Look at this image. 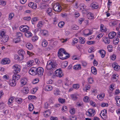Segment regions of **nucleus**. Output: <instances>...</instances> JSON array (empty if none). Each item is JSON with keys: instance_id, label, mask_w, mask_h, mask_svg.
I'll return each mask as SVG.
<instances>
[{"instance_id": "f704fd0d", "label": "nucleus", "mask_w": 120, "mask_h": 120, "mask_svg": "<svg viewBox=\"0 0 120 120\" xmlns=\"http://www.w3.org/2000/svg\"><path fill=\"white\" fill-rule=\"evenodd\" d=\"M25 35L26 37H29L32 36V34L29 31H26L25 33Z\"/></svg>"}, {"instance_id": "7c9ffc66", "label": "nucleus", "mask_w": 120, "mask_h": 120, "mask_svg": "<svg viewBox=\"0 0 120 120\" xmlns=\"http://www.w3.org/2000/svg\"><path fill=\"white\" fill-rule=\"evenodd\" d=\"M26 46L29 50H30L32 49L33 48L32 45L29 43H27L26 44Z\"/></svg>"}, {"instance_id": "cd10ccee", "label": "nucleus", "mask_w": 120, "mask_h": 120, "mask_svg": "<svg viewBox=\"0 0 120 120\" xmlns=\"http://www.w3.org/2000/svg\"><path fill=\"white\" fill-rule=\"evenodd\" d=\"M52 9L51 8H48L47 10V12L48 15L50 16H51L52 15L53 13L52 12Z\"/></svg>"}, {"instance_id": "20e7f679", "label": "nucleus", "mask_w": 120, "mask_h": 120, "mask_svg": "<svg viewBox=\"0 0 120 120\" xmlns=\"http://www.w3.org/2000/svg\"><path fill=\"white\" fill-rule=\"evenodd\" d=\"M13 68L14 70L13 72L14 74H18L19 72L20 71V66L17 64H15L13 66Z\"/></svg>"}, {"instance_id": "ea45409f", "label": "nucleus", "mask_w": 120, "mask_h": 120, "mask_svg": "<svg viewBox=\"0 0 120 120\" xmlns=\"http://www.w3.org/2000/svg\"><path fill=\"white\" fill-rule=\"evenodd\" d=\"M5 34V32L4 31H0V38H1L4 37V36H6Z\"/></svg>"}, {"instance_id": "5701e85b", "label": "nucleus", "mask_w": 120, "mask_h": 120, "mask_svg": "<svg viewBox=\"0 0 120 120\" xmlns=\"http://www.w3.org/2000/svg\"><path fill=\"white\" fill-rule=\"evenodd\" d=\"M104 96V94H101L98 95L97 98L99 100H103Z\"/></svg>"}, {"instance_id": "6ab92c4d", "label": "nucleus", "mask_w": 120, "mask_h": 120, "mask_svg": "<svg viewBox=\"0 0 120 120\" xmlns=\"http://www.w3.org/2000/svg\"><path fill=\"white\" fill-rule=\"evenodd\" d=\"M20 75L18 74H15L13 76V79L15 80H17L19 79L20 78Z\"/></svg>"}, {"instance_id": "58836bf2", "label": "nucleus", "mask_w": 120, "mask_h": 120, "mask_svg": "<svg viewBox=\"0 0 120 120\" xmlns=\"http://www.w3.org/2000/svg\"><path fill=\"white\" fill-rule=\"evenodd\" d=\"M15 101L17 102L19 104H20L22 102V99L20 98H16L15 99Z\"/></svg>"}, {"instance_id": "473e14b6", "label": "nucleus", "mask_w": 120, "mask_h": 120, "mask_svg": "<svg viewBox=\"0 0 120 120\" xmlns=\"http://www.w3.org/2000/svg\"><path fill=\"white\" fill-rule=\"evenodd\" d=\"M109 38H105V39L104 40V41L105 43L106 44H108L109 43H110V40L109 39Z\"/></svg>"}, {"instance_id": "c85d7f7f", "label": "nucleus", "mask_w": 120, "mask_h": 120, "mask_svg": "<svg viewBox=\"0 0 120 120\" xmlns=\"http://www.w3.org/2000/svg\"><path fill=\"white\" fill-rule=\"evenodd\" d=\"M34 62V61L33 60H30L27 63V65L28 67H30L33 65Z\"/></svg>"}, {"instance_id": "79ce46f5", "label": "nucleus", "mask_w": 120, "mask_h": 120, "mask_svg": "<svg viewBox=\"0 0 120 120\" xmlns=\"http://www.w3.org/2000/svg\"><path fill=\"white\" fill-rule=\"evenodd\" d=\"M58 100L59 103L62 104H64L65 101V100L64 99L61 98H59Z\"/></svg>"}, {"instance_id": "412c9836", "label": "nucleus", "mask_w": 120, "mask_h": 120, "mask_svg": "<svg viewBox=\"0 0 120 120\" xmlns=\"http://www.w3.org/2000/svg\"><path fill=\"white\" fill-rule=\"evenodd\" d=\"M98 52L101 55V56L102 58H103L105 56V52L104 50L101 49Z\"/></svg>"}, {"instance_id": "4d7b16f0", "label": "nucleus", "mask_w": 120, "mask_h": 120, "mask_svg": "<svg viewBox=\"0 0 120 120\" xmlns=\"http://www.w3.org/2000/svg\"><path fill=\"white\" fill-rule=\"evenodd\" d=\"M63 75V74L62 73V71H60L59 73L56 74V75L59 77H61Z\"/></svg>"}, {"instance_id": "c756f323", "label": "nucleus", "mask_w": 120, "mask_h": 120, "mask_svg": "<svg viewBox=\"0 0 120 120\" xmlns=\"http://www.w3.org/2000/svg\"><path fill=\"white\" fill-rule=\"evenodd\" d=\"M78 95H77L76 94H72L71 95V97L73 100H75L77 99L78 98Z\"/></svg>"}, {"instance_id": "4468645a", "label": "nucleus", "mask_w": 120, "mask_h": 120, "mask_svg": "<svg viewBox=\"0 0 120 120\" xmlns=\"http://www.w3.org/2000/svg\"><path fill=\"white\" fill-rule=\"evenodd\" d=\"M9 37L7 35L4 36V37L0 38V39L2 43H5L8 41Z\"/></svg>"}, {"instance_id": "0eeeda50", "label": "nucleus", "mask_w": 120, "mask_h": 120, "mask_svg": "<svg viewBox=\"0 0 120 120\" xmlns=\"http://www.w3.org/2000/svg\"><path fill=\"white\" fill-rule=\"evenodd\" d=\"M44 71L43 68L39 67L37 68V75L40 77L42 76L43 74Z\"/></svg>"}, {"instance_id": "2f4dec72", "label": "nucleus", "mask_w": 120, "mask_h": 120, "mask_svg": "<svg viewBox=\"0 0 120 120\" xmlns=\"http://www.w3.org/2000/svg\"><path fill=\"white\" fill-rule=\"evenodd\" d=\"M47 44L48 43L46 41L45 39L43 40L42 44V46L43 47H45L46 46Z\"/></svg>"}, {"instance_id": "69168bd1", "label": "nucleus", "mask_w": 120, "mask_h": 120, "mask_svg": "<svg viewBox=\"0 0 120 120\" xmlns=\"http://www.w3.org/2000/svg\"><path fill=\"white\" fill-rule=\"evenodd\" d=\"M108 106V104L107 103H102L101 105V106L102 107H107Z\"/></svg>"}, {"instance_id": "680f3d73", "label": "nucleus", "mask_w": 120, "mask_h": 120, "mask_svg": "<svg viewBox=\"0 0 120 120\" xmlns=\"http://www.w3.org/2000/svg\"><path fill=\"white\" fill-rule=\"evenodd\" d=\"M20 57L17 55H15L14 56V58L15 60H20Z\"/></svg>"}, {"instance_id": "774afa93", "label": "nucleus", "mask_w": 120, "mask_h": 120, "mask_svg": "<svg viewBox=\"0 0 120 120\" xmlns=\"http://www.w3.org/2000/svg\"><path fill=\"white\" fill-rule=\"evenodd\" d=\"M68 109L67 107L65 106H63L62 109V110L63 111L67 110Z\"/></svg>"}, {"instance_id": "13d9d810", "label": "nucleus", "mask_w": 120, "mask_h": 120, "mask_svg": "<svg viewBox=\"0 0 120 120\" xmlns=\"http://www.w3.org/2000/svg\"><path fill=\"white\" fill-rule=\"evenodd\" d=\"M14 15V14L13 13H11L9 14V19L10 20H11L12 18L13 17Z\"/></svg>"}, {"instance_id": "393cba45", "label": "nucleus", "mask_w": 120, "mask_h": 120, "mask_svg": "<svg viewBox=\"0 0 120 120\" xmlns=\"http://www.w3.org/2000/svg\"><path fill=\"white\" fill-rule=\"evenodd\" d=\"M27 81V79H26L23 78L21 80V82L22 85H25L26 84Z\"/></svg>"}, {"instance_id": "6e6552de", "label": "nucleus", "mask_w": 120, "mask_h": 120, "mask_svg": "<svg viewBox=\"0 0 120 120\" xmlns=\"http://www.w3.org/2000/svg\"><path fill=\"white\" fill-rule=\"evenodd\" d=\"M20 30L23 32H26L29 30V27L26 25H22L19 27Z\"/></svg>"}, {"instance_id": "a878e982", "label": "nucleus", "mask_w": 120, "mask_h": 120, "mask_svg": "<svg viewBox=\"0 0 120 120\" xmlns=\"http://www.w3.org/2000/svg\"><path fill=\"white\" fill-rule=\"evenodd\" d=\"M15 98L13 96L11 97L8 100V104L9 105H10L13 102V101Z\"/></svg>"}, {"instance_id": "0e129e2a", "label": "nucleus", "mask_w": 120, "mask_h": 120, "mask_svg": "<svg viewBox=\"0 0 120 120\" xmlns=\"http://www.w3.org/2000/svg\"><path fill=\"white\" fill-rule=\"evenodd\" d=\"M31 19V18L30 16H27L26 17H24L23 18V19L26 21H29Z\"/></svg>"}, {"instance_id": "bf43d9fd", "label": "nucleus", "mask_w": 120, "mask_h": 120, "mask_svg": "<svg viewBox=\"0 0 120 120\" xmlns=\"http://www.w3.org/2000/svg\"><path fill=\"white\" fill-rule=\"evenodd\" d=\"M39 80L38 78H36L34 79L32 82L34 84H36L38 82Z\"/></svg>"}, {"instance_id": "8fccbe9b", "label": "nucleus", "mask_w": 120, "mask_h": 120, "mask_svg": "<svg viewBox=\"0 0 120 120\" xmlns=\"http://www.w3.org/2000/svg\"><path fill=\"white\" fill-rule=\"evenodd\" d=\"M64 24V22L63 21L60 22L58 24V26L60 27H62L63 26Z\"/></svg>"}, {"instance_id": "f8f14e48", "label": "nucleus", "mask_w": 120, "mask_h": 120, "mask_svg": "<svg viewBox=\"0 0 120 120\" xmlns=\"http://www.w3.org/2000/svg\"><path fill=\"white\" fill-rule=\"evenodd\" d=\"M16 81L13 79L12 80H10L9 81V85L11 86H15L16 85Z\"/></svg>"}, {"instance_id": "6e6d98bb", "label": "nucleus", "mask_w": 120, "mask_h": 120, "mask_svg": "<svg viewBox=\"0 0 120 120\" xmlns=\"http://www.w3.org/2000/svg\"><path fill=\"white\" fill-rule=\"evenodd\" d=\"M28 98L29 100H31L32 99H35L36 98V96L32 95H30L28 97Z\"/></svg>"}, {"instance_id": "c03bdc74", "label": "nucleus", "mask_w": 120, "mask_h": 120, "mask_svg": "<svg viewBox=\"0 0 120 120\" xmlns=\"http://www.w3.org/2000/svg\"><path fill=\"white\" fill-rule=\"evenodd\" d=\"M29 111H32L34 108V106L32 104H29Z\"/></svg>"}, {"instance_id": "2eb2a0df", "label": "nucleus", "mask_w": 120, "mask_h": 120, "mask_svg": "<svg viewBox=\"0 0 120 120\" xmlns=\"http://www.w3.org/2000/svg\"><path fill=\"white\" fill-rule=\"evenodd\" d=\"M112 66L115 70L117 71L120 69V66L118 65L117 63H114L112 65Z\"/></svg>"}, {"instance_id": "a211bd4d", "label": "nucleus", "mask_w": 120, "mask_h": 120, "mask_svg": "<svg viewBox=\"0 0 120 120\" xmlns=\"http://www.w3.org/2000/svg\"><path fill=\"white\" fill-rule=\"evenodd\" d=\"M29 91L28 88L27 87H24L21 90V92L25 94H27Z\"/></svg>"}, {"instance_id": "f03ea898", "label": "nucleus", "mask_w": 120, "mask_h": 120, "mask_svg": "<svg viewBox=\"0 0 120 120\" xmlns=\"http://www.w3.org/2000/svg\"><path fill=\"white\" fill-rule=\"evenodd\" d=\"M96 112L93 109H89L86 112V115L89 116H93L95 115Z\"/></svg>"}, {"instance_id": "1a4fd4ad", "label": "nucleus", "mask_w": 120, "mask_h": 120, "mask_svg": "<svg viewBox=\"0 0 120 120\" xmlns=\"http://www.w3.org/2000/svg\"><path fill=\"white\" fill-rule=\"evenodd\" d=\"M66 53V51H65L64 49L61 48L59 49V51L58 52V56L59 58L60 59L62 56L63 55L64 53Z\"/></svg>"}, {"instance_id": "de8ad7c7", "label": "nucleus", "mask_w": 120, "mask_h": 120, "mask_svg": "<svg viewBox=\"0 0 120 120\" xmlns=\"http://www.w3.org/2000/svg\"><path fill=\"white\" fill-rule=\"evenodd\" d=\"M43 25L42 22L41 21H40L37 25V26L38 28H40L42 27Z\"/></svg>"}, {"instance_id": "423d86ee", "label": "nucleus", "mask_w": 120, "mask_h": 120, "mask_svg": "<svg viewBox=\"0 0 120 120\" xmlns=\"http://www.w3.org/2000/svg\"><path fill=\"white\" fill-rule=\"evenodd\" d=\"M18 53L20 57V60H23L24 58V56L25 55V51L23 49H21L18 51Z\"/></svg>"}, {"instance_id": "72a5a7b5", "label": "nucleus", "mask_w": 120, "mask_h": 120, "mask_svg": "<svg viewBox=\"0 0 120 120\" xmlns=\"http://www.w3.org/2000/svg\"><path fill=\"white\" fill-rule=\"evenodd\" d=\"M20 41V39L19 38H17L14 39L13 41V42L15 43H17L19 42Z\"/></svg>"}, {"instance_id": "49530a36", "label": "nucleus", "mask_w": 120, "mask_h": 120, "mask_svg": "<svg viewBox=\"0 0 120 120\" xmlns=\"http://www.w3.org/2000/svg\"><path fill=\"white\" fill-rule=\"evenodd\" d=\"M79 39H80L79 41L81 43L83 44L84 43L85 40H84L85 38H84L80 37H79Z\"/></svg>"}, {"instance_id": "603ef678", "label": "nucleus", "mask_w": 120, "mask_h": 120, "mask_svg": "<svg viewBox=\"0 0 120 120\" xmlns=\"http://www.w3.org/2000/svg\"><path fill=\"white\" fill-rule=\"evenodd\" d=\"M72 87L73 88L76 89H78L79 88V86L77 84H74L73 85Z\"/></svg>"}, {"instance_id": "4c0bfd02", "label": "nucleus", "mask_w": 120, "mask_h": 120, "mask_svg": "<svg viewBox=\"0 0 120 120\" xmlns=\"http://www.w3.org/2000/svg\"><path fill=\"white\" fill-rule=\"evenodd\" d=\"M117 22L116 21H113L110 22L109 23L110 26H115L116 25Z\"/></svg>"}, {"instance_id": "ddd939ff", "label": "nucleus", "mask_w": 120, "mask_h": 120, "mask_svg": "<svg viewBox=\"0 0 120 120\" xmlns=\"http://www.w3.org/2000/svg\"><path fill=\"white\" fill-rule=\"evenodd\" d=\"M28 6L33 9H35L37 7L36 4L32 2L29 3L28 4Z\"/></svg>"}, {"instance_id": "9d476101", "label": "nucleus", "mask_w": 120, "mask_h": 120, "mask_svg": "<svg viewBox=\"0 0 120 120\" xmlns=\"http://www.w3.org/2000/svg\"><path fill=\"white\" fill-rule=\"evenodd\" d=\"M51 111L50 109H48L44 111L43 112V114L45 117H47L50 114Z\"/></svg>"}, {"instance_id": "b1692460", "label": "nucleus", "mask_w": 120, "mask_h": 120, "mask_svg": "<svg viewBox=\"0 0 120 120\" xmlns=\"http://www.w3.org/2000/svg\"><path fill=\"white\" fill-rule=\"evenodd\" d=\"M52 89V87L50 85L46 86L45 87V90L46 91H49Z\"/></svg>"}, {"instance_id": "e433bc0d", "label": "nucleus", "mask_w": 120, "mask_h": 120, "mask_svg": "<svg viewBox=\"0 0 120 120\" xmlns=\"http://www.w3.org/2000/svg\"><path fill=\"white\" fill-rule=\"evenodd\" d=\"M91 71L92 73L95 74H96L97 70L96 68L94 66H92L91 68Z\"/></svg>"}, {"instance_id": "09e8293b", "label": "nucleus", "mask_w": 120, "mask_h": 120, "mask_svg": "<svg viewBox=\"0 0 120 120\" xmlns=\"http://www.w3.org/2000/svg\"><path fill=\"white\" fill-rule=\"evenodd\" d=\"M71 28L73 29L74 30H77L79 29V26L75 25H72Z\"/></svg>"}, {"instance_id": "37998d69", "label": "nucleus", "mask_w": 120, "mask_h": 120, "mask_svg": "<svg viewBox=\"0 0 120 120\" xmlns=\"http://www.w3.org/2000/svg\"><path fill=\"white\" fill-rule=\"evenodd\" d=\"M68 64V62L67 61H65L62 62L61 64L62 67L63 68H65L67 66Z\"/></svg>"}, {"instance_id": "f257e3e1", "label": "nucleus", "mask_w": 120, "mask_h": 120, "mask_svg": "<svg viewBox=\"0 0 120 120\" xmlns=\"http://www.w3.org/2000/svg\"><path fill=\"white\" fill-rule=\"evenodd\" d=\"M57 64L53 60L49 61L46 66V68L47 70H53L56 69Z\"/></svg>"}, {"instance_id": "4be33fe9", "label": "nucleus", "mask_w": 120, "mask_h": 120, "mask_svg": "<svg viewBox=\"0 0 120 120\" xmlns=\"http://www.w3.org/2000/svg\"><path fill=\"white\" fill-rule=\"evenodd\" d=\"M73 69L75 70H78L80 69L81 68V65L80 64H77L74 66Z\"/></svg>"}, {"instance_id": "c9c22d12", "label": "nucleus", "mask_w": 120, "mask_h": 120, "mask_svg": "<svg viewBox=\"0 0 120 120\" xmlns=\"http://www.w3.org/2000/svg\"><path fill=\"white\" fill-rule=\"evenodd\" d=\"M107 111L105 109H104L102 111L101 113L100 114V116H101V117L102 118V116H101V114L102 113V115L103 116H106L105 114H106L107 112Z\"/></svg>"}, {"instance_id": "f3484780", "label": "nucleus", "mask_w": 120, "mask_h": 120, "mask_svg": "<svg viewBox=\"0 0 120 120\" xmlns=\"http://www.w3.org/2000/svg\"><path fill=\"white\" fill-rule=\"evenodd\" d=\"M116 34V33L114 31L109 33L108 34V37L109 38L112 39L113 38Z\"/></svg>"}, {"instance_id": "3c124183", "label": "nucleus", "mask_w": 120, "mask_h": 120, "mask_svg": "<svg viewBox=\"0 0 120 120\" xmlns=\"http://www.w3.org/2000/svg\"><path fill=\"white\" fill-rule=\"evenodd\" d=\"M119 39L118 38L114 39L113 41V43L115 45L117 44L119 42Z\"/></svg>"}, {"instance_id": "338daca9", "label": "nucleus", "mask_w": 120, "mask_h": 120, "mask_svg": "<svg viewBox=\"0 0 120 120\" xmlns=\"http://www.w3.org/2000/svg\"><path fill=\"white\" fill-rule=\"evenodd\" d=\"M22 34L20 32H17L16 34V36L17 37L19 38L22 36Z\"/></svg>"}, {"instance_id": "7ed1b4c3", "label": "nucleus", "mask_w": 120, "mask_h": 120, "mask_svg": "<svg viewBox=\"0 0 120 120\" xmlns=\"http://www.w3.org/2000/svg\"><path fill=\"white\" fill-rule=\"evenodd\" d=\"M60 5L58 3H55L53 5V9L54 10L58 12H60L61 11Z\"/></svg>"}, {"instance_id": "e2e57ef3", "label": "nucleus", "mask_w": 120, "mask_h": 120, "mask_svg": "<svg viewBox=\"0 0 120 120\" xmlns=\"http://www.w3.org/2000/svg\"><path fill=\"white\" fill-rule=\"evenodd\" d=\"M94 48L93 47H91L88 50L89 52L91 53L92 52H94Z\"/></svg>"}, {"instance_id": "864d4df0", "label": "nucleus", "mask_w": 120, "mask_h": 120, "mask_svg": "<svg viewBox=\"0 0 120 120\" xmlns=\"http://www.w3.org/2000/svg\"><path fill=\"white\" fill-rule=\"evenodd\" d=\"M103 25L101 24L100 26L101 30L103 32H104L106 31V30L105 28L104 27Z\"/></svg>"}, {"instance_id": "aec40b11", "label": "nucleus", "mask_w": 120, "mask_h": 120, "mask_svg": "<svg viewBox=\"0 0 120 120\" xmlns=\"http://www.w3.org/2000/svg\"><path fill=\"white\" fill-rule=\"evenodd\" d=\"M90 7L93 9H97L98 8V6L95 3L93 2L91 4Z\"/></svg>"}, {"instance_id": "a18cd8bd", "label": "nucleus", "mask_w": 120, "mask_h": 120, "mask_svg": "<svg viewBox=\"0 0 120 120\" xmlns=\"http://www.w3.org/2000/svg\"><path fill=\"white\" fill-rule=\"evenodd\" d=\"M107 49L109 52H111L112 49V46L111 45H109L107 46Z\"/></svg>"}, {"instance_id": "39448f33", "label": "nucleus", "mask_w": 120, "mask_h": 120, "mask_svg": "<svg viewBox=\"0 0 120 120\" xmlns=\"http://www.w3.org/2000/svg\"><path fill=\"white\" fill-rule=\"evenodd\" d=\"M37 68L35 67L31 68L29 70V74L33 75H37Z\"/></svg>"}, {"instance_id": "a19ab883", "label": "nucleus", "mask_w": 120, "mask_h": 120, "mask_svg": "<svg viewBox=\"0 0 120 120\" xmlns=\"http://www.w3.org/2000/svg\"><path fill=\"white\" fill-rule=\"evenodd\" d=\"M60 91L58 89H56L54 90L53 93L54 94L56 95H58L60 94Z\"/></svg>"}, {"instance_id": "052dcab7", "label": "nucleus", "mask_w": 120, "mask_h": 120, "mask_svg": "<svg viewBox=\"0 0 120 120\" xmlns=\"http://www.w3.org/2000/svg\"><path fill=\"white\" fill-rule=\"evenodd\" d=\"M83 100L84 102H87L89 101V99L87 96H85Z\"/></svg>"}, {"instance_id": "5fc2aeb1", "label": "nucleus", "mask_w": 120, "mask_h": 120, "mask_svg": "<svg viewBox=\"0 0 120 120\" xmlns=\"http://www.w3.org/2000/svg\"><path fill=\"white\" fill-rule=\"evenodd\" d=\"M70 113L72 115H73L75 113V110L73 108H71L70 110Z\"/></svg>"}, {"instance_id": "9b49d317", "label": "nucleus", "mask_w": 120, "mask_h": 120, "mask_svg": "<svg viewBox=\"0 0 120 120\" xmlns=\"http://www.w3.org/2000/svg\"><path fill=\"white\" fill-rule=\"evenodd\" d=\"M10 62V61L8 58H4L2 60L1 62V63L3 64H8Z\"/></svg>"}, {"instance_id": "bb28decb", "label": "nucleus", "mask_w": 120, "mask_h": 120, "mask_svg": "<svg viewBox=\"0 0 120 120\" xmlns=\"http://www.w3.org/2000/svg\"><path fill=\"white\" fill-rule=\"evenodd\" d=\"M118 75L117 74H114L112 76V80L114 81L115 80H117L118 79Z\"/></svg>"}, {"instance_id": "dca6fc26", "label": "nucleus", "mask_w": 120, "mask_h": 120, "mask_svg": "<svg viewBox=\"0 0 120 120\" xmlns=\"http://www.w3.org/2000/svg\"><path fill=\"white\" fill-rule=\"evenodd\" d=\"M62 56L60 59L61 60H64L68 58L69 56H68V54L66 52V53H64L63 55Z\"/></svg>"}]
</instances>
